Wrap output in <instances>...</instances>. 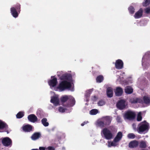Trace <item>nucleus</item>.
<instances>
[{
	"mask_svg": "<svg viewBox=\"0 0 150 150\" xmlns=\"http://www.w3.org/2000/svg\"><path fill=\"white\" fill-rule=\"evenodd\" d=\"M149 129V125L146 121L140 122L138 126L137 132L139 133L144 132H147Z\"/></svg>",
	"mask_w": 150,
	"mask_h": 150,
	"instance_id": "nucleus-1",
	"label": "nucleus"
},
{
	"mask_svg": "<svg viewBox=\"0 0 150 150\" xmlns=\"http://www.w3.org/2000/svg\"><path fill=\"white\" fill-rule=\"evenodd\" d=\"M71 87L70 82L66 81H63L59 83L58 88L60 90L63 91L65 89L70 88Z\"/></svg>",
	"mask_w": 150,
	"mask_h": 150,
	"instance_id": "nucleus-2",
	"label": "nucleus"
},
{
	"mask_svg": "<svg viewBox=\"0 0 150 150\" xmlns=\"http://www.w3.org/2000/svg\"><path fill=\"white\" fill-rule=\"evenodd\" d=\"M110 131L108 128H105L102 131L105 138L107 140L111 139L113 136V134Z\"/></svg>",
	"mask_w": 150,
	"mask_h": 150,
	"instance_id": "nucleus-3",
	"label": "nucleus"
},
{
	"mask_svg": "<svg viewBox=\"0 0 150 150\" xmlns=\"http://www.w3.org/2000/svg\"><path fill=\"white\" fill-rule=\"evenodd\" d=\"M6 132L8 133V127L4 122L0 120V132Z\"/></svg>",
	"mask_w": 150,
	"mask_h": 150,
	"instance_id": "nucleus-4",
	"label": "nucleus"
},
{
	"mask_svg": "<svg viewBox=\"0 0 150 150\" xmlns=\"http://www.w3.org/2000/svg\"><path fill=\"white\" fill-rule=\"evenodd\" d=\"M124 116L127 119L131 120L134 119L136 114L134 112L128 110L125 113Z\"/></svg>",
	"mask_w": 150,
	"mask_h": 150,
	"instance_id": "nucleus-5",
	"label": "nucleus"
},
{
	"mask_svg": "<svg viewBox=\"0 0 150 150\" xmlns=\"http://www.w3.org/2000/svg\"><path fill=\"white\" fill-rule=\"evenodd\" d=\"M1 142L3 145L5 146H11L12 145V140L8 137L3 138L2 139Z\"/></svg>",
	"mask_w": 150,
	"mask_h": 150,
	"instance_id": "nucleus-6",
	"label": "nucleus"
},
{
	"mask_svg": "<svg viewBox=\"0 0 150 150\" xmlns=\"http://www.w3.org/2000/svg\"><path fill=\"white\" fill-rule=\"evenodd\" d=\"M75 103V100L74 98L70 96L68 101L66 103V105L64 106L66 107H70L74 106Z\"/></svg>",
	"mask_w": 150,
	"mask_h": 150,
	"instance_id": "nucleus-7",
	"label": "nucleus"
},
{
	"mask_svg": "<svg viewBox=\"0 0 150 150\" xmlns=\"http://www.w3.org/2000/svg\"><path fill=\"white\" fill-rule=\"evenodd\" d=\"M125 101L123 100H121L118 102L116 104L117 108L120 110H123L125 108Z\"/></svg>",
	"mask_w": 150,
	"mask_h": 150,
	"instance_id": "nucleus-8",
	"label": "nucleus"
},
{
	"mask_svg": "<svg viewBox=\"0 0 150 150\" xmlns=\"http://www.w3.org/2000/svg\"><path fill=\"white\" fill-rule=\"evenodd\" d=\"M115 64V68L117 69H121L123 67V62L120 59L116 60Z\"/></svg>",
	"mask_w": 150,
	"mask_h": 150,
	"instance_id": "nucleus-9",
	"label": "nucleus"
},
{
	"mask_svg": "<svg viewBox=\"0 0 150 150\" xmlns=\"http://www.w3.org/2000/svg\"><path fill=\"white\" fill-rule=\"evenodd\" d=\"M72 78V75L69 74H63L60 77L61 80H66L68 81H70Z\"/></svg>",
	"mask_w": 150,
	"mask_h": 150,
	"instance_id": "nucleus-10",
	"label": "nucleus"
},
{
	"mask_svg": "<svg viewBox=\"0 0 150 150\" xmlns=\"http://www.w3.org/2000/svg\"><path fill=\"white\" fill-rule=\"evenodd\" d=\"M48 83L50 87H54L55 86L57 83V78L54 77L53 79L48 81Z\"/></svg>",
	"mask_w": 150,
	"mask_h": 150,
	"instance_id": "nucleus-11",
	"label": "nucleus"
},
{
	"mask_svg": "<svg viewBox=\"0 0 150 150\" xmlns=\"http://www.w3.org/2000/svg\"><path fill=\"white\" fill-rule=\"evenodd\" d=\"M22 129L23 131L25 132H30L32 130V126L30 125H27L23 126Z\"/></svg>",
	"mask_w": 150,
	"mask_h": 150,
	"instance_id": "nucleus-12",
	"label": "nucleus"
},
{
	"mask_svg": "<svg viewBox=\"0 0 150 150\" xmlns=\"http://www.w3.org/2000/svg\"><path fill=\"white\" fill-rule=\"evenodd\" d=\"M50 102L55 106H57L59 104V100L58 97L56 96L52 97Z\"/></svg>",
	"mask_w": 150,
	"mask_h": 150,
	"instance_id": "nucleus-13",
	"label": "nucleus"
},
{
	"mask_svg": "<svg viewBox=\"0 0 150 150\" xmlns=\"http://www.w3.org/2000/svg\"><path fill=\"white\" fill-rule=\"evenodd\" d=\"M69 96H70L65 95L61 97L60 100L63 106L64 105H66V104H64L66 102H68Z\"/></svg>",
	"mask_w": 150,
	"mask_h": 150,
	"instance_id": "nucleus-14",
	"label": "nucleus"
},
{
	"mask_svg": "<svg viewBox=\"0 0 150 150\" xmlns=\"http://www.w3.org/2000/svg\"><path fill=\"white\" fill-rule=\"evenodd\" d=\"M102 120L103 121L106 125H108L111 123L112 119L110 116H106L103 117Z\"/></svg>",
	"mask_w": 150,
	"mask_h": 150,
	"instance_id": "nucleus-15",
	"label": "nucleus"
},
{
	"mask_svg": "<svg viewBox=\"0 0 150 150\" xmlns=\"http://www.w3.org/2000/svg\"><path fill=\"white\" fill-rule=\"evenodd\" d=\"M11 13L13 16L14 18H16L18 16V12L16 10L15 8L14 7H11L10 9Z\"/></svg>",
	"mask_w": 150,
	"mask_h": 150,
	"instance_id": "nucleus-16",
	"label": "nucleus"
},
{
	"mask_svg": "<svg viewBox=\"0 0 150 150\" xmlns=\"http://www.w3.org/2000/svg\"><path fill=\"white\" fill-rule=\"evenodd\" d=\"M28 118L30 122L33 123L36 122L38 120L37 116L33 114L29 115L28 117Z\"/></svg>",
	"mask_w": 150,
	"mask_h": 150,
	"instance_id": "nucleus-17",
	"label": "nucleus"
},
{
	"mask_svg": "<svg viewBox=\"0 0 150 150\" xmlns=\"http://www.w3.org/2000/svg\"><path fill=\"white\" fill-rule=\"evenodd\" d=\"M138 145V142L134 140L130 142L129 144V147L130 148L137 147Z\"/></svg>",
	"mask_w": 150,
	"mask_h": 150,
	"instance_id": "nucleus-18",
	"label": "nucleus"
},
{
	"mask_svg": "<svg viewBox=\"0 0 150 150\" xmlns=\"http://www.w3.org/2000/svg\"><path fill=\"white\" fill-rule=\"evenodd\" d=\"M123 93L122 89L119 87L116 88L115 91V94L116 96H119L122 95Z\"/></svg>",
	"mask_w": 150,
	"mask_h": 150,
	"instance_id": "nucleus-19",
	"label": "nucleus"
},
{
	"mask_svg": "<svg viewBox=\"0 0 150 150\" xmlns=\"http://www.w3.org/2000/svg\"><path fill=\"white\" fill-rule=\"evenodd\" d=\"M142 8H140L138 11L135 13L134 15V17L135 18H140L142 16Z\"/></svg>",
	"mask_w": 150,
	"mask_h": 150,
	"instance_id": "nucleus-20",
	"label": "nucleus"
},
{
	"mask_svg": "<svg viewBox=\"0 0 150 150\" xmlns=\"http://www.w3.org/2000/svg\"><path fill=\"white\" fill-rule=\"evenodd\" d=\"M122 132H119L114 138L113 140L114 142H119L122 138Z\"/></svg>",
	"mask_w": 150,
	"mask_h": 150,
	"instance_id": "nucleus-21",
	"label": "nucleus"
},
{
	"mask_svg": "<svg viewBox=\"0 0 150 150\" xmlns=\"http://www.w3.org/2000/svg\"><path fill=\"white\" fill-rule=\"evenodd\" d=\"M107 94L108 97L111 98L112 97L113 92L112 89L111 88L109 87L107 88Z\"/></svg>",
	"mask_w": 150,
	"mask_h": 150,
	"instance_id": "nucleus-22",
	"label": "nucleus"
},
{
	"mask_svg": "<svg viewBox=\"0 0 150 150\" xmlns=\"http://www.w3.org/2000/svg\"><path fill=\"white\" fill-rule=\"evenodd\" d=\"M40 136L41 134L40 133L35 132L32 135L31 138L33 140H35L38 139Z\"/></svg>",
	"mask_w": 150,
	"mask_h": 150,
	"instance_id": "nucleus-23",
	"label": "nucleus"
},
{
	"mask_svg": "<svg viewBox=\"0 0 150 150\" xmlns=\"http://www.w3.org/2000/svg\"><path fill=\"white\" fill-rule=\"evenodd\" d=\"M125 93L127 94H130L133 92V88L130 86L126 87L125 89Z\"/></svg>",
	"mask_w": 150,
	"mask_h": 150,
	"instance_id": "nucleus-24",
	"label": "nucleus"
},
{
	"mask_svg": "<svg viewBox=\"0 0 150 150\" xmlns=\"http://www.w3.org/2000/svg\"><path fill=\"white\" fill-rule=\"evenodd\" d=\"M143 100L145 104H148L150 103V96H144L143 97Z\"/></svg>",
	"mask_w": 150,
	"mask_h": 150,
	"instance_id": "nucleus-25",
	"label": "nucleus"
},
{
	"mask_svg": "<svg viewBox=\"0 0 150 150\" xmlns=\"http://www.w3.org/2000/svg\"><path fill=\"white\" fill-rule=\"evenodd\" d=\"M108 128L113 134H114L117 131V129L115 128V127L113 126H110Z\"/></svg>",
	"mask_w": 150,
	"mask_h": 150,
	"instance_id": "nucleus-26",
	"label": "nucleus"
},
{
	"mask_svg": "<svg viewBox=\"0 0 150 150\" xmlns=\"http://www.w3.org/2000/svg\"><path fill=\"white\" fill-rule=\"evenodd\" d=\"M146 142L145 141H142L140 142L139 146L141 148H145L146 147Z\"/></svg>",
	"mask_w": 150,
	"mask_h": 150,
	"instance_id": "nucleus-27",
	"label": "nucleus"
},
{
	"mask_svg": "<svg viewBox=\"0 0 150 150\" xmlns=\"http://www.w3.org/2000/svg\"><path fill=\"white\" fill-rule=\"evenodd\" d=\"M104 78L102 75H100L98 76L96 78V81L97 82L101 83L103 80Z\"/></svg>",
	"mask_w": 150,
	"mask_h": 150,
	"instance_id": "nucleus-28",
	"label": "nucleus"
},
{
	"mask_svg": "<svg viewBox=\"0 0 150 150\" xmlns=\"http://www.w3.org/2000/svg\"><path fill=\"white\" fill-rule=\"evenodd\" d=\"M40 150H54V149L52 146H48L47 148L45 147H40L39 148Z\"/></svg>",
	"mask_w": 150,
	"mask_h": 150,
	"instance_id": "nucleus-29",
	"label": "nucleus"
},
{
	"mask_svg": "<svg viewBox=\"0 0 150 150\" xmlns=\"http://www.w3.org/2000/svg\"><path fill=\"white\" fill-rule=\"evenodd\" d=\"M47 121V119L46 118H43L41 120L42 123L45 127L48 126L49 125V123Z\"/></svg>",
	"mask_w": 150,
	"mask_h": 150,
	"instance_id": "nucleus-30",
	"label": "nucleus"
},
{
	"mask_svg": "<svg viewBox=\"0 0 150 150\" xmlns=\"http://www.w3.org/2000/svg\"><path fill=\"white\" fill-rule=\"evenodd\" d=\"M97 124L98 126L101 128H102L106 126L103 120L98 122Z\"/></svg>",
	"mask_w": 150,
	"mask_h": 150,
	"instance_id": "nucleus-31",
	"label": "nucleus"
},
{
	"mask_svg": "<svg viewBox=\"0 0 150 150\" xmlns=\"http://www.w3.org/2000/svg\"><path fill=\"white\" fill-rule=\"evenodd\" d=\"M128 10L129 13L131 14H133L134 12L135 9L132 6H130L128 8Z\"/></svg>",
	"mask_w": 150,
	"mask_h": 150,
	"instance_id": "nucleus-32",
	"label": "nucleus"
},
{
	"mask_svg": "<svg viewBox=\"0 0 150 150\" xmlns=\"http://www.w3.org/2000/svg\"><path fill=\"white\" fill-rule=\"evenodd\" d=\"M98 110L96 109H93L90 111V114L91 115H95L98 112Z\"/></svg>",
	"mask_w": 150,
	"mask_h": 150,
	"instance_id": "nucleus-33",
	"label": "nucleus"
},
{
	"mask_svg": "<svg viewBox=\"0 0 150 150\" xmlns=\"http://www.w3.org/2000/svg\"><path fill=\"white\" fill-rule=\"evenodd\" d=\"M24 115V113L23 112H20L17 114L16 116L18 118H21Z\"/></svg>",
	"mask_w": 150,
	"mask_h": 150,
	"instance_id": "nucleus-34",
	"label": "nucleus"
},
{
	"mask_svg": "<svg viewBox=\"0 0 150 150\" xmlns=\"http://www.w3.org/2000/svg\"><path fill=\"white\" fill-rule=\"evenodd\" d=\"M14 7L15 8L16 10H17L19 13L21 11V5L19 3H17Z\"/></svg>",
	"mask_w": 150,
	"mask_h": 150,
	"instance_id": "nucleus-35",
	"label": "nucleus"
},
{
	"mask_svg": "<svg viewBox=\"0 0 150 150\" xmlns=\"http://www.w3.org/2000/svg\"><path fill=\"white\" fill-rule=\"evenodd\" d=\"M142 118V113L141 112H140L137 115V121H141Z\"/></svg>",
	"mask_w": 150,
	"mask_h": 150,
	"instance_id": "nucleus-36",
	"label": "nucleus"
},
{
	"mask_svg": "<svg viewBox=\"0 0 150 150\" xmlns=\"http://www.w3.org/2000/svg\"><path fill=\"white\" fill-rule=\"evenodd\" d=\"M127 137L129 139H133L135 138V135L133 133H129L127 135Z\"/></svg>",
	"mask_w": 150,
	"mask_h": 150,
	"instance_id": "nucleus-37",
	"label": "nucleus"
},
{
	"mask_svg": "<svg viewBox=\"0 0 150 150\" xmlns=\"http://www.w3.org/2000/svg\"><path fill=\"white\" fill-rule=\"evenodd\" d=\"M105 102L104 100H100L98 103V104L99 106H103L105 104Z\"/></svg>",
	"mask_w": 150,
	"mask_h": 150,
	"instance_id": "nucleus-38",
	"label": "nucleus"
},
{
	"mask_svg": "<svg viewBox=\"0 0 150 150\" xmlns=\"http://www.w3.org/2000/svg\"><path fill=\"white\" fill-rule=\"evenodd\" d=\"M150 3V0H145V2L143 3V5L145 6L149 5Z\"/></svg>",
	"mask_w": 150,
	"mask_h": 150,
	"instance_id": "nucleus-39",
	"label": "nucleus"
},
{
	"mask_svg": "<svg viewBox=\"0 0 150 150\" xmlns=\"http://www.w3.org/2000/svg\"><path fill=\"white\" fill-rule=\"evenodd\" d=\"M66 109L63 107L60 106L59 108V111L60 112H64L65 111Z\"/></svg>",
	"mask_w": 150,
	"mask_h": 150,
	"instance_id": "nucleus-40",
	"label": "nucleus"
},
{
	"mask_svg": "<svg viewBox=\"0 0 150 150\" xmlns=\"http://www.w3.org/2000/svg\"><path fill=\"white\" fill-rule=\"evenodd\" d=\"M132 127L133 129L135 131H137V132L138 127L137 128L136 125L135 124V123L133 124L132 125Z\"/></svg>",
	"mask_w": 150,
	"mask_h": 150,
	"instance_id": "nucleus-41",
	"label": "nucleus"
},
{
	"mask_svg": "<svg viewBox=\"0 0 150 150\" xmlns=\"http://www.w3.org/2000/svg\"><path fill=\"white\" fill-rule=\"evenodd\" d=\"M116 120L118 122H121V119L120 116H117Z\"/></svg>",
	"mask_w": 150,
	"mask_h": 150,
	"instance_id": "nucleus-42",
	"label": "nucleus"
},
{
	"mask_svg": "<svg viewBox=\"0 0 150 150\" xmlns=\"http://www.w3.org/2000/svg\"><path fill=\"white\" fill-rule=\"evenodd\" d=\"M145 12L147 13H149L150 12V8L148 7L145 9Z\"/></svg>",
	"mask_w": 150,
	"mask_h": 150,
	"instance_id": "nucleus-43",
	"label": "nucleus"
},
{
	"mask_svg": "<svg viewBox=\"0 0 150 150\" xmlns=\"http://www.w3.org/2000/svg\"><path fill=\"white\" fill-rule=\"evenodd\" d=\"M91 94V91L89 90L88 91H87L86 94L85 95L86 96L88 97L90 96Z\"/></svg>",
	"mask_w": 150,
	"mask_h": 150,
	"instance_id": "nucleus-44",
	"label": "nucleus"
},
{
	"mask_svg": "<svg viewBox=\"0 0 150 150\" xmlns=\"http://www.w3.org/2000/svg\"><path fill=\"white\" fill-rule=\"evenodd\" d=\"M137 102L138 99H133L132 101H131V103H137Z\"/></svg>",
	"mask_w": 150,
	"mask_h": 150,
	"instance_id": "nucleus-45",
	"label": "nucleus"
},
{
	"mask_svg": "<svg viewBox=\"0 0 150 150\" xmlns=\"http://www.w3.org/2000/svg\"><path fill=\"white\" fill-rule=\"evenodd\" d=\"M111 145L112 146H115L116 144L115 143L112 142L111 144Z\"/></svg>",
	"mask_w": 150,
	"mask_h": 150,
	"instance_id": "nucleus-46",
	"label": "nucleus"
},
{
	"mask_svg": "<svg viewBox=\"0 0 150 150\" xmlns=\"http://www.w3.org/2000/svg\"><path fill=\"white\" fill-rule=\"evenodd\" d=\"M93 98H92V100H95L97 99V97L96 96H94L93 97Z\"/></svg>",
	"mask_w": 150,
	"mask_h": 150,
	"instance_id": "nucleus-47",
	"label": "nucleus"
},
{
	"mask_svg": "<svg viewBox=\"0 0 150 150\" xmlns=\"http://www.w3.org/2000/svg\"><path fill=\"white\" fill-rule=\"evenodd\" d=\"M87 123L86 122H84L83 123H82L81 124V126H84L85 124H86Z\"/></svg>",
	"mask_w": 150,
	"mask_h": 150,
	"instance_id": "nucleus-48",
	"label": "nucleus"
},
{
	"mask_svg": "<svg viewBox=\"0 0 150 150\" xmlns=\"http://www.w3.org/2000/svg\"><path fill=\"white\" fill-rule=\"evenodd\" d=\"M31 150H39L38 149H33Z\"/></svg>",
	"mask_w": 150,
	"mask_h": 150,
	"instance_id": "nucleus-49",
	"label": "nucleus"
},
{
	"mask_svg": "<svg viewBox=\"0 0 150 150\" xmlns=\"http://www.w3.org/2000/svg\"><path fill=\"white\" fill-rule=\"evenodd\" d=\"M54 77V76H52L51 77V78H52V77Z\"/></svg>",
	"mask_w": 150,
	"mask_h": 150,
	"instance_id": "nucleus-50",
	"label": "nucleus"
},
{
	"mask_svg": "<svg viewBox=\"0 0 150 150\" xmlns=\"http://www.w3.org/2000/svg\"><path fill=\"white\" fill-rule=\"evenodd\" d=\"M148 74L150 75V73H149Z\"/></svg>",
	"mask_w": 150,
	"mask_h": 150,
	"instance_id": "nucleus-51",
	"label": "nucleus"
}]
</instances>
